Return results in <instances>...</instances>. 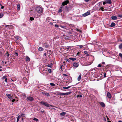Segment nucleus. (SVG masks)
Masks as SVG:
<instances>
[{"label":"nucleus","mask_w":122,"mask_h":122,"mask_svg":"<svg viewBox=\"0 0 122 122\" xmlns=\"http://www.w3.org/2000/svg\"><path fill=\"white\" fill-rule=\"evenodd\" d=\"M82 97V96L81 95H78L77 96V97Z\"/></svg>","instance_id":"nucleus-32"},{"label":"nucleus","mask_w":122,"mask_h":122,"mask_svg":"<svg viewBox=\"0 0 122 122\" xmlns=\"http://www.w3.org/2000/svg\"><path fill=\"white\" fill-rule=\"evenodd\" d=\"M3 15H4L3 14L0 13V18H2Z\"/></svg>","instance_id":"nucleus-25"},{"label":"nucleus","mask_w":122,"mask_h":122,"mask_svg":"<svg viewBox=\"0 0 122 122\" xmlns=\"http://www.w3.org/2000/svg\"><path fill=\"white\" fill-rule=\"evenodd\" d=\"M104 8L103 7H101L99 9V10H101L102 11H104Z\"/></svg>","instance_id":"nucleus-22"},{"label":"nucleus","mask_w":122,"mask_h":122,"mask_svg":"<svg viewBox=\"0 0 122 122\" xmlns=\"http://www.w3.org/2000/svg\"><path fill=\"white\" fill-rule=\"evenodd\" d=\"M107 96L110 99L111 98V94L109 92H108L107 93Z\"/></svg>","instance_id":"nucleus-9"},{"label":"nucleus","mask_w":122,"mask_h":122,"mask_svg":"<svg viewBox=\"0 0 122 122\" xmlns=\"http://www.w3.org/2000/svg\"><path fill=\"white\" fill-rule=\"evenodd\" d=\"M81 74H80L78 77L77 78V80L78 81H80V80L81 79Z\"/></svg>","instance_id":"nucleus-17"},{"label":"nucleus","mask_w":122,"mask_h":122,"mask_svg":"<svg viewBox=\"0 0 122 122\" xmlns=\"http://www.w3.org/2000/svg\"><path fill=\"white\" fill-rule=\"evenodd\" d=\"M79 66V64L78 63H75L73 64V66H74L76 68L77 67Z\"/></svg>","instance_id":"nucleus-7"},{"label":"nucleus","mask_w":122,"mask_h":122,"mask_svg":"<svg viewBox=\"0 0 122 122\" xmlns=\"http://www.w3.org/2000/svg\"><path fill=\"white\" fill-rule=\"evenodd\" d=\"M99 104L103 107H104L105 106V104L102 102H100L99 103Z\"/></svg>","instance_id":"nucleus-8"},{"label":"nucleus","mask_w":122,"mask_h":122,"mask_svg":"<svg viewBox=\"0 0 122 122\" xmlns=\"http://www.w3.org/2000/svg\"><path fill=\"white\" fill-rule=\"evenodd\" d=\"M118 41H121V42H122V40L121 41H119V40H118Z\"/></svg>","instance_id":"nucleus-64"},{"label":"nucleus","mask_w":122,"mask_h":122,"mask_svg":"<svg viewBox=\"0 0 122 122\" xmlns=\"http://www.w3.org/2000/svg\"><path fill=\"white\" fill-rule=\"evenodd\" d=\"M30 19L31 21H32L34 20V19L32 17H30Z\"/></svg>","instance_id":"nucleus-29"},{"label":"nucleus","mask_w":122,"mask_h":122,"mask_svg":"<svg viewBox=\"0 0 122 122\" xmlns=\"http://www.w3.org/2000/svg\"><path fill=\"white\" fill-rule=\"evenodd\" d=\"M102 64H105V62H102Z\"/></svg>","instance_id":"nucleus-60"},{"label":"nucleus","mask_w":122,"mask_h":122,"mask_svg":"<svg viewBox=\"0 0 122 122\" xmlns=\"http://www.w3.org/2000/svg\"><path fill=\"white\" fill-rule=\"evenodd\" d=\"M44 55L45 56H46L47 54H46V53H44Z\"/></svg>","instance_id":"nucleus-52"},{"label":"nucleus","mask_w":122,"mask_h":122,"mask_svg":"<svg viewBox=\"0 0 122 122\" xmlns=\"http://www.w3.org/2000/svg\"><path fill=\"white\" fill-rule=\"evenodd\" d=\"M69 1L68 0L64 1L62 3V5H67V4L69 3Z\"/></svg>","instance_id":"nucleus-4"},{"label":"nucleus","mask_w":122,"mask_h":122,"mask_svg":"<svg viewBox=\"0 0 122 122\" xmlns=\"http://www.w3.org/2000/svg\"><path fill=\"white\" fill-rule=\"evenodd\" d=\"M6 95L7 96L8 98H9V97H10L11 96L10 94L7 93L6 94Z\"/></svg>","instance_id":"nucleus-23"},{"label":"nucleus","mask_w":122,"mask_h":122,"mask_svg":"<svg viewBox=\"0 0 122 122\" xmlns=\"http://www.w3.org/2000/svg\"><path fill=\"white\" fill-rule=\"evenodd\" d=\"M119 48L121 49L122 48V43L120 44L119 46Z\"/></svg>","instance_id":"nucleus-21"},{"label":"nucleus","mask_w":122,"mask_h":122,"mask_svg":"<svg viewBox=\"0 0 122 122\" xmlns=\"http://www.w3.org/2000/svg\"><path fill=\"white\" fill-rule=\"evenodd\" d=\"M90 14V12L89 11H87L86 13H85L84 14H83L82 15L84 17H86V16L89 15Z\"/></svg>","instance_id":"nucleus-5"},{"label":"nucleus","mask_w":122,"mask_h":122,"mask_svg":"<svg viewBox=\"0 0 122 122\" xmlns=\"http://www.w3.org/2000/svg\"><path fill=\"white\" fill-rule=\"evenodd\" d=\"M33 120L36 121V122H38L39 121L38 119L36 118H34Z\"/></svg>","instance_id":"nucleus-24"},{"label":"nucleus","mask_w":122,"mask_h":122,"mask_svg":"<svg viewBox=\"0 0 122 122\" xmlns=\"http://www.w3.org/2000/svg\"><path fill=\"white\" fill-rule=\"evenodd\" d=\"M40 103L42 105H44L47 107H48L50 106L53 107L52 105L49 104L47 103V102L44 101H41L40 102Z\"/></svg>","instance_id":"nucleus-1"},{"label":"nucleus","mask_w":122,"mask_h":122,"mask_svg":"<svg viewBox=\"0 0 122 122\" xmlns=\"http://www.w3.org/2000/svg\"><path fill=\"white\" fill-rule=\"evenodd\" d=\"M71 87V86H68L67 87H63V88L64 89H68V88H70Z\"/></svg>","instance_id":"nucleus-26"},{"label":"nucleus","mask_w":122,"mask_h":122,"mask_svg":"<svg viewBox=\"0 0 122 122\" xmlns=\"http://www.w3.org/2000/svg\"><path fill=\"white\" fill-rule=\"evenodd\" d=\"M27 101H32L33 100L34 98L31 97L29 96L27 97Z\"/></svg>","instance_id":"nucleus-3"},{"label":"nucleus","mask_w":122,"mask_h":122,"mask_svg":"<svg viewBox=\"0 0 122 122\" xmlns=\"http://www.w3.org/2000/svg\"><path fill=\"white\" fill-rule=\"evenodd\" d=\"M115 26V23L114 22H112L110 25V27H112Z\"/></svg>","instance_id":"nucleus-11"},{"label":"nucleus","mask_w":122,"mask_h":122,"mask_svg":"<svg viewBox=\"0 0 122 122\" xmlns=\"http://www.w3.org/2000/svg\"><path fill=\"white\" fill-rule=\"evenodd\" d=\"M20 118V116H19L17 118V122H18Z\"/></svg>","instance_id":"nucleus-28"},{"label":"nucleus","mask_w":122,"mask_h":122,"mask_svg":"<svg viewBox=\"0 0 122 122\" xmlns=\"http://www.w3.org/2000/svg\"><path fill=\"white\" fill-rule=\"evenodd\" d=\"M41 94L44 96H46L47 97L50 96L49 94L47 93L41 92Z\"/></svg>","instance_id":"nucleus-6"},{"label":"nucleus","mask_w":122,"mask_h":122,"mask_svg":"<svg viewBox=\"0 0 122 122\" xmlns=\"http://www.w3.org/2000/svg\"><path fill=\"white\" fill-rule=\"evenodd\" d=\"M66 114V113L64 112H63L62 113H60V115L62 116H64Z\"/></svg>","instance_id":"nucleus-14"},{"label":"nucleus","mask_w":122,"mask_h":122,"mask_svg":"<svg viewBox=\"0 0 122 122\" xmlns=\"http://www.w3.org/2000/svg\"><path fill=\"white\" fill-rule=\"evenodd\" d=\"M118 122H122L120 120L118 121Z\"/></svg>","instance_id":"nucleus-63"},{"label":"nucleus","mask_w":122,"mask_h":122,"mask_svg":"<svg viewBox=\"0 0 122 122\" xmlns=\"http://www.w3.org/2000/svg\"><path fill=\"white\" fill-rule=\"evenodd\" d=\"M84 53L85 54H87L88 53L87 51H84Z\"/></svg>","instance_id":"nucleus-40"},{"label":"nucleus","mask_w":122,"mask_h":122,"mask_svg":"<svg viewBox=\"0 0 122 122\" xmlns=\"http://www.w3.org/2000/svg\"><path fill=\"white\" fill-rule=\"evenodd\" d=\"M86 54V56H88L90 55V54H88V53Z\"/></svg>","instance_id":"nucleus-53"},{"label":"nucleus","mask_w":122,"mask_h":122,"mask_svg":"<svg viewBox=\"0 0 122 122\" xmlns=\"http://www.w3.org/2000/svg\"><path fill=\"white\" fill-rule=\"evenodd\" d=\"M119 55L121 57H122V54L120 53L119 54Z\"/></svg>","instance_id":"nucleus-39"},{"label":"nucleus","mask_w":122,"mask_h":122,"mask_svg":"<svg viewBox=\"0 0 122 122\" xmlns=\"http://www.w3.org/2000/svg\"><path fill=\"white\" fill-rule=\"evenodd\" d=\"M106 73H105L104 74V76L105 77H106Z\"/></svg>","instance_id":"nucleus-47"},{"label":"nucleus","mask_w":122,"mask_h":122,"mask_svg":"<svg viewBox=\"0 0 122 122\" xmlns=\"http://www.w3.org/2000/svg\"><path fill=\"white\" fill-rule=\"evenodd\" d=\"M69 59L70 60H72L73 61H75L76 59V58H69Z\"/></svg>","instance_id":"nucleus-20"},{"label":"nucleus","mask_w":122,"mask_h":122,"mask_svg":"<svg viewBox=\"0 0 122 122\" xmlns=\"http://www.w3.org/2000/svg\"><path fill=\"white\" fill-rule=\"evenodd\" d=\"M7 78H5V81L6 82H7Z\"/></svg>","instance_id":"nucleus-44"},{"label":"nucleus","mask_w":122,"mask_h":122,"mask_svg":"<svg viewBox=\"0 0 122 122\" xmlns=\"http://www.w3.org/2000/svg\"><path fill=\"white\" fill-rule=\"evenodd\" d=\"M10 97H9V98L10 99V101H11L12 100V99L13 98H12L11 96Z\"/></svg>","instance_id":"nucleus-35"},{"label":"nucleus","mask_w":122,"mask_h":122,"mask_svg":"<svg viewBox=\"0 0 122 122\" xmlns=\"http://www.w3.org/2000/svg\"><path fill=\"white\" fill-rule=\"evenodd\" d=\"M63 75L65 76H66L67 75V74H64Z\"/></svg>","instance_id":"nucleus-56"},{"label":"nucleus","mask_w":122,"mask_h":122,"mask_svg":"<svg viewBox=\"0 0 122 122\" xmlns=\"http://www.w3.org/2000/svg\"><path fill=\"white\" fill-rule=\"evenodd\" d=\"M83 46L82 45H80V48H82L83 47Z\"/></svg>","instance_id":"nucleus-49"},{"label":"nucleus","mask_w":122,"mask_h":122,"mask_svg":"<svg viewBox=\"0 0 122 122\" xmlns=\"http://www.w3.org/2000/svg\"><path fill=\"white\" fill-rule=\"evenodd\" d=\"M48 72L50 73H51V69H49L48 70Z\"/></svg>","instance_id":"nucleus-33"},{"label":"nucleus","mask_w":122,"mask_h":122,"mask_svg":"<svg viewBox=\"0 0 122 122\" xmlns=\"http://www.w3.org/2000/svg\"><path fill=\"white\" fill-rule=\"evenodd\" d=\"M106 3L110 4L112 3V1L111 0L106 1Z\"/></svg>","instance_id":"nucleus-16"},{"label":"nucleus","mask_w":122,"mask_h":122,"mask_svg":"<svg viewBox=\"0 0 122 122\" xmlns=\"http://www.w3.org/2000/svg\"><path fill=\"white\" fill-rule=\"evenodd\" d=\"M71 92H67L66 93H62V95H68L71 93Z\"/></svg>","instance_id":"nucleus-12"},{"label":"nucleus","mask_w":122,"mask_h":122,"mask_svg":"<svg viewBox=\"0 0 122 122\" xmlns=\"http://www.w3.org/2000/svg\"><path fill=\"white\" fill-rule=\"evenodd\" d=\"M106 3H106V1L105 2H104L103 3V5H105Z\"/></svg>","instance_id":"nucleus-50"},{"label":"nucleus","mask_w":122,"mask_h":122,"mask_svg":"<svg viewBox=\"0 0 122 122\" xmlns=\"http://www.w3.org/2000/svg\"><path fill=\"white\" fill-rule=\"evenodd\" d=\"M47 66L48 67H51V68H52V66L51 65L48 64L47 65Z\"/></svg>","instance_id":"nucleus-30"},{"label":"nucleus","mask_w":122,"mask_h":122,"mask_svg":"<svg viewBox=\"0 0 122 122\" xmlns=\"http://www.w3.org/2000/svg\"><path fill=\"white\" fill-rule=\"evenodd\" d=\"M43 48L42 47H40L38 48V50L40 51H43Z\"/></svg>","instance_id":"nucleus-19"},{"label":"nucleus","mask_w":122,"mask_h":122,"mask_svg":"<svg viewBox=\"0 0 122 122\" xmlns=\"http://www.w3.org/2000/svg\"><path fill=\"white\" fill-rule=\"evenodd\" d=\"M19 38V36H17L16 37V39H18Z\"/></svg>","instance_id":"nucleus-58"},{"label":"nucleus","mask_w":122,"mask_h":122,"mask_svg":"<svg viewBox=\"0 0 122 122\" xmlns=\"http://www.w3.org/2000/svg\"><path fill=\"white\" fill-rule=\"evenodd\" d=\"M5 76H4L3 78H2V79H4L5 78Z\"/></svg>","instance_id":"nucleus-54"},{"label":"nucleus","mask_w":122,"mask_h":122,"mask_svg":"<svg viewBox=\"0 0 122 122\" xmlns=\"http://www.w3.org/2000/svg\"><path fill=\"white\" fill-rule=\"evenodd\" d=\"M35 10L37 12L40 13H42L43 12V10L42 8L39 6L36 7Z\"/></svg>","instance_id":"nucleus-2"},{"label":"nucleus","mask_w":122,"mask_h":122,"mask_svg":"<svg viewBox=\"0 0 122 122\" xmlns=\"http://www.w3.org/2000/svg\"><path fill=\"white\" fill-rule=\"evenodd\" d=\"M70 59H67L66 60L67 61H68V62H70Z\"/></svg>","instance_id":"nucleus-46"},{"label":"nucleus","mask_w":122,"mask_h":122,"mask_svg":"<svg viewBox=\"0 0 122 122\" xmlns=\"http://www.w3.org/2000/svg\"><path fill=\"white\" fill-rule=\"evenodd\" d=\"M64 6V5H62V3L61 5V7H60L61 8H62L63 7V6Z\"/></svg>","instance_id":"nucleus-37"},{"label":"nucleus","mask_w":122,"mask_h":122,"mask_svg":"<svg viewBox=\"0 0 122 122\" xmlns=\"http://www.w3.org/2000/svg\"><path fill=\"white\" fill-rule=\"evenodd\" d=\"M10 97H9V98L10 99V101H11L12 100V99L13 98H12L11 96Z\"/></svg>","instance_id":"nucleus-36"},{"label":"nucleus","mask_w":122,"mask_h":122,"mask_svg":"<svg viewBox=\"0 0 122 122\" xmlns=\"http://www.w3.org/2000/svg\"><path fill=\"white\" fill-rule=\"evenodd\" d=\"M63 10H62V8H60L58 10V12L60 13L62 12V11Z\"/></svg>","instance_id":"nucleus-18"},{"label":"nucleus","mask_w":122,"mask_h":122,"mask_svg":"<svg viewBox=\"0 0 122 122\" xmlns=\"http://www.w3.org/2000/svg\"><path fill=\"white\" fill-rule=\"evenodd\" d=\"M89 0H85V1L86 2H88Z\"/></svg>","instance_id":"nucleus-57"},{"label":"nucleus","mask_w":122,"mask_h":122,"mask_svg":"<svg viewBox=\"0 0 122 122\" xmlns=\"http://www.w3.org/2000/svg\"><path fill=\"white\" fill-rule=\"evenodd\" d=\"M17 10H19L20 9V5L19 4H18L17 5Z\"/></svg>","instance_id":"nucleus-15"},{"label":"nucleus","mask_w":122,"mask_h":122,"mask_svg":"<svg viewBox=\"0 0 122 122\" xmlns=\"http://www.w3.org/2000/svg\"><path fill=\"white\" fill-rule=\"evenodd\" d=\"M50 85L52 86H55V84L53 83H50Z\"/></svg>","instance_id":"nucleus-27"},{"label":"nucleus","mask_w":122,"mask_h":122,"mask_svg":"<svg viewBox=\"0 0 122 122\" xmlns=\"http://www.w3.org/2000/svg\"><path fill=\"white\" fill-rule=\"evenodd\" d=\"M101 66V65L100 64H99L98 66V67H100Z\"/></svg>","instance_id":"nucleus-43"},{"label":"nucleus","mask_w":122,"mask_h":122,"mask_svg":"<svg viewBox=\"0 0 122 122\" xmlns=\"http://www.w3.org/2000/svg\"><path fill=\"white\" fill-rule=\"evenodd\" d=\"M7 57H9V54H8V52H7Z\"/></svg>","instance_id":"nucleus-48"},{"label":"nucleus","mask_w":122,"mask_h":122,"mask_svg":"<svg viewBox=\"0 0 122 122\" xmlns=\"http://www.w3.org/2000/svg\"><path fill=\"white\" fill-rule=\"evenodd\" d=\"M55 26L56 27H59V26L57 24H55Z\"/></svg>","instance_id":"nucleus-38"},{"label":"nucleus","mask_w":122,"mask_h":122,"mask_svg":"<svg viewBox=\"0 0 122 122\" xmlns=\"http://www.w3.org/2000/svg\"><path fill=\"white\" fill-rule=\"evenodd\" d=\"M111 19L112 20H115L117 19V17L116 16H113L111 17Z\"/></svg>","instance_id":"nucleus-10"},{"label":"nucleus","mask_w":122,"mask_h":122,"mask_svg":"<svg viewBox=\"0 0 122 122\" xmlns=\"http://www.w3.org/2000/svg\"><path fill=\"white\" fill-rule=\"evenodd\" d=\"M25 115V114H22L21 115V116L23 117L24 116V115Z\"/></svg>","instance_id":"nucleus-42"},{"label":"nucleus","mask_w":122,"mask_h":122,"mask_svg":"<svg viewBox=\"0 0 122 122\" xmlns=\"http://www.w3.org/2000/svg\"><path fill=\"white\" fill-rule=\"evenodd\" d=\"M49 47V46L47 45H46L45 46V47L46 48H48Z\"/></svg>","instance_id":"nucleus-34"},{"label":"nucleus","mask_w":122,"mask_h":122,"mask_svg":"<svg viewBox=\"0 0 122 122\" xmlns=\"http://www.w3.org/2000/svg\"><path fill=\"white\" fill-rule=\"evenodd\" d=\"M62 66H61L60 67V68L61 69L62 68Z\"/></svg>","instance_id":"nucleus-62"},{"label":"nucleus","mask_w":122,"mask_h":122,"mask_svg":"<svg viewBox=\"0 0 122 122\" xmlns=\"http://www.w3.org/2000/svg\"><path fill=\"white\" fill-rule=\"evenodd\" d=\"M15 101V99H13L11 100V101L12 102H13Z\"/></svg>","instance_id":"nucleus-41"},{"label":"nucleus","mask_w":122,"mask_h":122,"mask_svg":"<svg viewBox=\"0 0 122 122\" xmlns=\"http://www.w3.org/2000/svg\"><path fill=\"white\" fill-rule=\"evenodd\" d=\"M9 26V25H6L5 26L6 27H7L8 26Z\"/></svg>","instance_id":"nucleus-61"},{"label":"nucleus","mask_w":122,"mask_h":122,"mask_svg":"<svg viewBox=\"0 0 122 122\" xmlns=\"http://www.w3.org/2000/svg\"><path fill=\"white\" fill-rule=\"evenodd\" d=\"M50 19V17H48V18H47L46 19V20H47L48 21H49L48 20H49Z\"/></svg>","instance_id":"nucleus-45"},{"label":"nucleus","mask_w":122,"mask_h":122,"mask_svg":"<svg viewBox=\"0 0 122 122\" xmlns=\"http://www.w3.org/2000/svg\"><path fill=\"white\" fill-rule=\"evenodd\" d=\"M62 94V93H59V95H62V94Z\"/></svg>","instance_id":"nucleus-59"},{"label":"nucleus","mask_w":122,"mask_h":122,"mask_svg":"<svg viewBox=\"0 0 122 122\" xmlns=\"http://www.w3.org/2000/svg\"><path fill=\"white\" fill-rule=\"evenodd\" d=\"M4 8V7L3 6H1V8L2 9H3Z\"/></svg>","instance_id":"nucleus-55"},{"label":"nucleus","mask_w":122,"mask_h":122,"mask_svg":"<svg viewBox=\"0 0 122 122\" xmlns=\"http://www.w3.org/2000/svg\"><path fill=\"white\" fill-rule=\"evenodd\" d=\"M118 17L122 18V15H119L118 16Z\"/></svg>","instance_id":"nucleus-31"},{"label":"nucleus","mask_w":122,"mask_h":122,"mask_svg":"<svg viewBox=\"0 0 122 122\" xmlns=\"http://www.w3.org/2000/svg\"><path fill=\"white\" fill-rule=\"evenodd\" d=\"M26 61H29L30 60V59L27 56H26Z\"/></svg>","instance_id":"nucleus-13"},{"label":"nucleus","mask_w":122,"mask_h":122,"mask_svg":"<svg viewBox=\"0 0 122 122\" xmlns=\"http://www.w3.org/2000/svg\"><path fill=\"white\" fill-rule=\"evenodd\" d=\"M15 54L17 56H18V53H17L15 52Z\"/></svg>","instance_id":"nucleus-51"}]
</instances>
